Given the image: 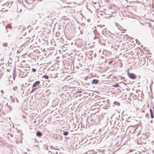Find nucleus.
I'll return each instance as SVG.
<instances>
[{
    "label": "nucleus",
    "instance_id": "nucleus-1",
    "mask_svg": "<svg viewBox=\"0 0 154 154\" xmlns=\"http://www.w3.org/2000/svg\"><path fill=\"white\" fill-rule=\"evenodd\" d=\"M127 74L130 78L133 79H135L136 78V75L133 73L128 72Z\"/></svg>",
    "mask_w": 154,
    "mask_h": 154
},
{
    "label": "nucleus",
    "instance_id": "nucleus-2",
    "mask_svg": "<svg viewBox=\"0 0 154 154\" xmlns=\"http://www.w3.org/2000/svg\"><path fill=\"white\" fill-rule=\"evenodd\" d=\"M40 84V82L39 81H37L35 82L33 85L32 87H35L37 86H39Z\"/></svg>",
    "mask_w": 154,
    "mask_h": 154
},
{
    "label": "nucleus",
    "instance_id": "nucleus-3",
    "mask_svg": "<svg viewBox=\"0 0 154 154\" xmlns=\"http://www.w3.org/2000/svg\"><path fill=\"white\" fill-rule=\"evenodd\" d=\"M98 82H99V80H98L96 79H94L92 81V83L93 84H96L98 83Z\"/></svg>",
    "mask_w": 154,
    "mask_h": 154
},
{
    "label": "nucleus",
    "instance_id": "nucleus-4",
    "mask_svg": "<svg viewBox=\"0 0 154 154\" xmlns=\"http://www.w3.org/2000/svg\"><path fill=\"white\" fill-rule=\"evenodd\" d=\"M36 135L39 137H41L42 136V134L39 131L37 132L36 133Z\"/></svg>",
    "mask_w": 154,
    "mask_h": 154
},
{
    "label": "nucleus",
    "instance_id": "nucleus-5",
    "mask_svg": "<svg viewBox=\"0 0 154 154\" xmlns=\"http://www.w3.org/2000/svg\"><path fill=\"white\" fill-rule=\"evenodd\" d=\"M42 78H44L46 79H49V77L47 75H44L42 76Z\"/></svg>",
    "mask_w": 154,
    "mask_h": 154
},
{
    "label": "nucleus",
    "instance_id": "nucleus-6",
    "mask_svg": "<svg viewBox=\"0 0 154 154\" xmlns=\"http://www.w3.org/2000/svg\"><path fill=\"white\" fill-rule=\"evenodd\" d=\"M68 134V133L67 132H65L63 133V134L65 136L67 135Z\"/></svg>",
    "mask_w": 154,
    "mask_h": 154
},
{
    "label": "nucleus",
    "instance_id": "nucleus-7",
    "mask_svg": "<svg viewBox=\"0 0 154 154\" xmlns=\"http://www.w3.org/2000/svg\"><path fill=\"white\" fill-rule=\"evenodd\" d=\"M119 85L118 84H115L114 85H112V86L114 87H117L119 86Z\"/></svg>",
    "mask_w": 154,
    "mask_h": 154
},
{
    "label": "nucleus",
    "instance_id": "nucleus-8",
    "mask_svg": "<svg viewBox=\"0 0 154 154\" xmlns=\"http://www.w3.org/2000/svg\"><path fill=\"white\" fill-rule=\"evenodd\" d=\"M36 89H37L36 88H34V89H32V90L31 91L30 93H32Z\"/></svg>",
    "mask_w": 154,
    "mask_h": 154
},
{
    "label": "nucleus",
    "instance_id": "nucleus-9",
    "mask_svg": "<svg viewBox=\"0 0 154 154\" xmlns=\"http://www.w3.org/2000/svg\"><path fill=\"white\" fill-rule=\"evenodd\" d=\"M150 115H151V118L152 119L154 117V116H153V113H150Z\"/></svg>",
    "mask_w": 154,
    "mask_h": 154
},
{
    "label": "nucleus",
    "instance_id": "nucleus-10",
    "mask_svg": "<svg viewBox=\"0 0 154 154\" xmlns=\"http://www.w3.org/2000/svg\"><path fill=\"white\" fill-rule=\"evenodd\" d=\"M32 71L33 72H35L36 71V69L34 68H32Z\"/></svg>",
    "mask_w": 154,
    "mask_h": 154
},
{
    "label": "nucleus",
    "instance_id": "nucleus-11",
    "mask_svg": "<svg viewBox=\"0 0 154 154\" xmlns=\"http://www.w3.org/2000/svg\"><path fill=\"white\" fill-rule=\"evenodd\" d=\"M112 63V61H109V62L108 64H110L111 63Z\"/></svg>",
    "mask_w": 154,
    "mask_h": 154
},
{
    "label": "nucleus",
    "instance_id": "nucleus-12",
    "mask_svg": "<svg viewBox=\"0 0 154 154\" xmlns=\"http://www.w3.org/2000/svg\"><path fill=\"white\" fill-rule=\"evenodd\" d=\"M149 111H150V113H152V109H149Z\"/></svg>",
    "mask_w": 154,
    "mask_h": 154
}]
</instances>
